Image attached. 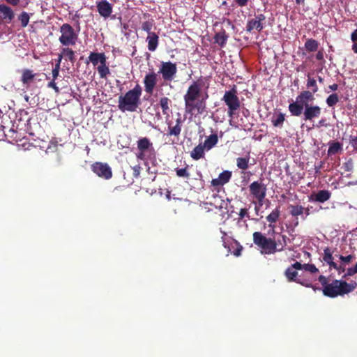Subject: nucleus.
<instances>
[{
	"instance_id": "1",
	"label": "nucleus",
	"mask_w": 357,
	"mask_h": 357,
	"mask_svg": "<svg viewBox=\"0 0 357 357\" xmlns=\"http://www.w3.org/2000/svg\"><path fill=\"white\" fill-rule=\"evenodd\" d=\"M314 100V96L310 90L301 91L296 98V101L289 105V111L292 116H299L303 114V119L312 121L321 114V108L317 105L309 104Z\"/></svg>"
},
{
	"instance_id": "2",
	"label": "nucleus",
	"mask_w": 357,
	"mask_h": 357,
	"mask_svg": "<svg viewBox=\"0 0 357 357\" xmlns=\"http://www.w3.org/2000/svg\"><path fill=\"white\" fill-rule=\"evenodd\" d=\"M204 82L202 79L194 81L188 86L185 94L183 96L185 109L186 113L193 114L195 111L202 114L206 107L204 100H199L202 96V87Z\"/></svg>"
},
{
	"instance_id": "3",
	"label": "nucleus",
	"mask_w": 357,
	"mask_h": 357,
	"mask_svg": "<svg viewBox=\"0 0 357 357\" xmlns=\"http://www.w3.org/2000/svg\"><path fill=\"white\" fill-rule=\"evenodd\" d=\"M142 89L139 84L119 98L118 107L121 112H135L140 104Z\"/></svg>"
},
{
	"instance_id": "4",
	"label": "nucleus",
	"mask_w": 357,
	"mask_h": 357,
	"mask_svg": "<svg viewBox=\"0 0 357 357\" xmlns=\"http://www.w3.org/2000/svg\"><path fill=\"white\" fill-rule=\"evenodd\" d=\"M253 243L261 250L262 254L271 255L275 252V244L273 239L267 238L259 231H255L252 234Z\"/></svg>"
},
{
	"instance_id": "5",
	"label": "nucleus",
	"mask_w": 357,
	"mask_h": 357,
	"mask_svg": "<svg viewBox=\"0 0 357 357\" xmlns=\"http://www.w3.org/2000/svg\"><path fill=\"white\" fill-rule=\"evenodd\" d=\"M253 243L261 250L262 254L271 255L275 252V244L273 239L267 238L259 231H255L252 234Z\"/></svg>"
},
{
	"instance_id": "6",
	"label": "nucleus",
	"mask_w": 357,
	"mask_h": 357,
	"mask_svg": "<svg viewBox=\"0 0 357 357\" xmlns=\"http://www.w3.org/2000/svg\"><path fill=\"white\" fill-rule=\"evenodd\" d=\"M222 100L224 101L228 107V116L232 118L235 114V112L239 109L241 107V102L237 96L236 86H234L231 90L225 91Z\"/></svg>"
},
{
	"instance_id": "7",
	"label": "nucleus",
	"mask_w": 357,
	"mask_h": 357,
	"mask_svg": "<svg viewBox=\"0 0 357 357\" xmlns=\"http://www.w3.org/2000/svg\"><path fill=\"white\" fill-rule=\"evenodd\" d=\"M59 31L61 36L59 38V41L63 46L68 47L76 44L78 35L70 24H63L60 26Z\"/></svg>"
},
{
	"instance_id": "8",
	"label": "nucleus",
	"mask_w": 357,
	"mask_h": 357,
	"mask_svg": "<svg viewBox=\"0 0 357 357\" xmlns=\"http://www.w3.org/2000/svg\"><path fill=\"white\" fill-rule=\"evenodd\" d=\"M158 73L165 82L172 81L177 73V66L175 63L171 61H162L159 66Z\"/></svg>"
},
{
	"instance_id": "9",
	"label": "nucleus",
	"mask_w": 357,
	"mask_h": 357,
	"mask_svg": "<svg viewBox=\"0 0 357 357\" xmlns=\"http://www.w3.org/2000/svg\"><path fill=\"white\" fill-rule=\"evenodd\" d=\"M266 190V185L259 181H254L249 185L250 192L257 199L259 206H261L264 204Z\"/></svg>"
},
{
	"instance_id": "10",
	"label": "nucleus",
	"mask_w": 357,
	"mask_h": 357,
	"mask_svg": "<svg viewBox=\"0 0 357 357\" xmlns=\"http://www.w3.org/2000/svg\"><path fill=\"white\" fill-rule=\"evenodd\" d=\"M323 294L329 298L344 295L342 280H335L322 289Z\"/></svg>"
},
{
	"instance_id": "11",
	"label": "nucleus",
	"mask_w": 357,
	"mask_h": 357,
	"mask_svg": "<svg viewBox=\"0 0 357 357\" xmlns=\"http://www.w3.org/2000/svg\"><path fill=\"white\" fill-rule=\"evenodd\" d=\"M138 153L136 154L137 159L145 160L147 159V153L154 151L153 144L147 137L140 138L137 142Z\"/></svg>"
},
{
	"instance_id": "12",
	"label": "nucleus",
	"mask_w": 357,
	"mask_h": 357,
	"mask_svg": "<svg viewBox=\"0 0 357 357\" xmlns=\"http://www.w3.org/2000/svg\"><path fill=\"white\" fill-rule=\"evenodd\" d=\"M91 169L99 177L106 180L112 177V169L107 163L96 162L91 165Z\"/></svg>"
},
{
	"instance_id": "13",
	"label": "nucleus",
	"mask_w": 357,
	"mask_h": 357,
	"mask_svg": "<svg viewBox=\"0 0 357 357\" xmlns=\"http://www.w3.org/2000/svg\"><path fill=\"white\" fill-rule=\"evenodd\" d=\"M266 20L264 14H258L255 18L250 19L246 24V31L251 32L254 29L259 32L264 29L263 22Z\"/></svg>"
},
{
	"instance_id": "14",
	"label": "nucleus",
	"mask_w": 357,
	"mask_h": 357,
	"mask_svg": "<svg viewBox=\"0 0 357 357\" xmlns=\"http://www.w3.org/2000/svg\"><path fill=\"white\" fill-rule=\"evenodd\" d=\"M143 82L146 93L152 94L158 82V75L154 71L147 73L144 77Z\"/></svg>"
},
{
	"instance_id": "15",
	"label": "nucleus",
	"mask_w": 357,
	"mask_h": 357,
	"mask_svg": "<svg viewBox=\"0 0 357 357\" xmlns=\"http://www.w3.org/2000/svg\"><path fill=\"white\" fill-rule=\"evenodd\" d=\"M97 10L99 15L105 19L108 18L113 11L112 5L107 0H101L96 3Z\"/></svg>"
},
{
	"instance_id": "16",
	"label": "nucleus",
	"mask_w": 357,
	"mask_h": 357,
	"mask_svg": "<svg viewBox=\"0 0 357 357\" xmlns=\"http://www.w3.org/2000/svg\"><path fill=\"white\" fill-rule=\"evenodd\" d=\"M331 192L327 190H320L317 192H313L308 197L310 202L324 203L330 199Z\"/></svg>"
},
{
	"instance_id": "17",
	"label": "nucleus",
	"mask_w": 357,
	"mask_h": 357,
	"mask_svg": "<svg viewBox=\"0 0 357 357\" xmlns=\"http://www.w3.org/2000/svg\"><path fill=\"white\" fill-rule=\"evenodd\" d=\"M15 17L13 10L8 6L0 4V20L5 23H10Z\"/></svg>"
},
{
	"instance_id": "18",
	"label": "nucleus",
	"mask_w": 357,
	"mask_h": 357,
	"mask_svg": "<svg viewBox=\"0 0 357 357\" xmlns=\"http://www.w3.org/2000/svg\"><path fill=\"white\" fill-rule=\"evenodd\" d=\"M231 175V172L225 170L219 174L217 178L212 179L211 185L214 187L222 186L229 181Z\"/></svg>"
},
{
	"instance_id": "19",
	"label": "nucleus",
	"mask_w": 357,
	"mask_h": 357,
	"mask_svg": "<svg viewBox=\"0 0 357 357\" xmlns=\"http://www.w3.org/2000/svg\"><path fill=\"white\" fill-rule=\"evenodd\" d=\"M289 213L291 214V215L296 218V221L294 222V227H297L299 224L298 220V217L299 215L303 216L305 208L301 205L291 204V205H289Z\"/></svg>"
},
{
	"instance_id": "20",
	"label": "nucleus",
	"mask_w": 357,
	"mask_h": 357,
	"mask_svg": "<svg viewBox=\"0 0 357 357\" xmlns=\"http://www.w3.org/2000/svg\"><path fill=\"white\" fill-rule=\"evenodd\" d=\"M146 41L148 43V50L151 52L155 51L159 43L158 36L155 32L149 33L147 36Z\"/></svg>"
},
{
	"instance_id": "21",
	"label": "nucleus",
	"mask_w": 357,
	"mask_h": 357,
	"mask_svg": "<svg viewBox=\"0 0 357 357\" xmlns=\"http://www.w3.org/2000/svg\"><path fill=\"white\" fill-rule=\"evenodd\" d=\"M281 211L280 206L276 207L273 211L266 217L267 221L269 222V227L272 228V232L275 233L274 224L278 221Z\"/></svg>"
},
{
	"instance_id": "22",
	"label": "nucleus",
	"mask_w": 357,
	"mask_h": 357,
	"mask_svg": "<svg viewBox=\"0 0 357 357\" xmlns=\"http://www.w3.org/2000/svg\"><path fill=\"white\" fill-rule=\"evenodd\" d=\"M273 243L275 244V252H280L284 250V248L287 245V241L289 239L286 235H282L278 234V238H274Z\"/></svg>"
},
{
	"instance_id": "23",
	"label": "nucleus",
	"mask_w": 357,
	"mask_h": 357,
	"mask_svg": "<svg viewBox=\"0 0 357 357\" xmlns=\"http://www.w3.org/2000/svg\"><path fill=\"white\" fill-rule=\"evenodd\" d=\"M107 57L105 53L91 52L89 56V60L96 66L102 62H106Z\"/></svg>"
},
{
	"instance_id": "24",
	"label": "nucleus",
	"mask_w": 357,
	"mask_h": 357,
	"mask_svg": "<svg viewBox=\"0 0 357 357\" xmlns=\"http://www.w3.org/2000/svg\"><path fill=\"white\" fill-rule=\"evenodd\" d=\"M176 123L174 126H171L169 123L168 125V132L167 135L174 136L178 137L181 132V124L182 120L181 118H178L176 121Z\"/></svg>"
},
{
	"instance_id": "25",
	"label": "nucleus",
	"mask_w": 357,
	"mask_h": 357,
	"mask_svg": "<svg viewBox=\"0 0 357 357\" xmlns=\"http://www.w3.org/2000/svg\"><path fill=\"white\" fill-rule=\"evenodd\" d=\"M333 259L331 250L328 247L326 248L324 250L323 261L329 266L330 268H336V263Z\"/></svg>"
},
{
	"instance_id": "26",
	"label": "nucleus",
	"mask_w": 357,
	"mask_h": 357,
	"mask_svg": "<svg viewBox=\"0 0 357 357\" xmlns=\"http://www.w3.org/2000/svg\"><path fill=\"white\" fill-rule=\"evenodd\" d=\"M36 74L31 70L24 69L22 73L21 82L24 85L29 86L34 79Z\"/></svg>"
},
{
	"instance_id": "27",
	"label": "nucleus",
	"mask_w": 357,
	"mask_h": 357,
	"mask_svg": "<svg viewBox=\"0 0 357 357\" xmlns=\"http://www.w3.org/2000/svg\"><path fill=\"white\" fill-rule=\"evenodd\" d=\"M218 142V137L216 133L211 134L208 137H206L204 142V146L205 147L206 151L211 150L213 148Z\"/></svg>"
},
{
	"instance_id": "28",
	"label": "nucleus",
	"mask_w": 357,
	"mask_h": 357,
	"mask_svg": "<svg viewBox=\"0 0 357 357\" xmlns=\"http://www.w3.org/2000/svg\"><path fill=\"white\" fill-rule=\"evenodd\" d=\"M204 150H206L204 145L199 144L195 146L190 152V156L192 159L198 160L204 156Z\"/></svg>"
},
{
	"instance_id": "29",
	"label": "nucleus",
	"mask_w": 357,
	"mask_h": 357,
	"mask_svg": "<svg viewBox=\"0 0 357 357\" xmlns=\"http://www.w3.org/2000/svg\"><path fill=\"white\" fill-rule=\"evenodd\" d=\"M213 39L215 43L218 44L220 47H224L228 39V35L225 30L222 29L215 34Z\"/></svg>"
},
{
	"instance_id": "30",
	"label": "nucleus",
	"mask_w": 357,
	"mask_h": 357,
	"mask_svg": "<svg viewBox=\"0 0 357 357\" xmlns=\"http://www.w3.org/2000/svg\"><path fill=\"white\" fill-rule=\"evenodd\" d=\"M243 249V246L236 240H233L230 245L228 246V252L233 254L236 257H239Z\"/></svg>"
},
{
	"instance_id": "31",
	"label": "nucleus",
	"mask_w": 357,
	"mask_h": 357,
	"mask_svg": "<svg viewBox=\"0 0 357 357\" xmlns=\"http://www.w3.org/2000/svg\"><path fill=\"white\" fill-rule=\"evenodd\" d=\"M285 121V114L282 112L275 113L271 118V123L274 127L282 128Z\"/></svg>"
},
{
	"instance_id": "32",
	"label": "nucleus",
	"mask_w": 357,
	"mask_h": 357,
	"mask_svg": "<svg viewBox=\"0 0 357 357\" xmlns=\"http://www.w3.org/2000/svg\"><path fill=\"white\" fill-rule=\"evenodd\" d=\"M307 84L306 87L308 89H311L310 93H312V95L314 96V93H316L319 91V88L317 84V81L314 77H312L308 73L307 75Z\"/></svg>"
},
{
	"instance_id": "33",
	"label": "nucleus",
	"mask_w": 357,
	"mask_h": 357,
	"mask_svg": "<svg viewBox=\"0 0 357 357\" xmlns=\"http://www.w3.org/2000/svg\"><path fill=\"white\" fill-rule=\"evenodd\" d=\"M172 101L167 97H162L159 100V105L162 109V114L164 115H168L169 110V105Z\"/></svg>"
},
{
	"instance_id": "34",
	"label": "nucleus",
	"mask_w": 357,
	"mask_h": 357,
	"mask_svg": "<svg viewBox=\"0 0 357 357\" xmlns=\"http://www.w3.org/2000/svg\"><path fill=\"white\" fill-rule=\"evenodd\" d=\"M284 275L289 282H297L299 280L297 279L298 272L293 268L288 267L284 271Z\"/></svg>"
},
{
	"instance_id": "35",
	"label": "nucleus",
	"mask_w": 357,
	"mask_h": 357,
	"mask_svg": "<svg viewBox=\"0 0 357 357\" xmlns=\"http://www.w3.org/2000/svg\"><path fill=\"white\" fill-rule=\"evenodd\" d=\"M98 74L100 78H106L107 76L110 74V70L109 67L107 66L106 62H102L97 68Z\"/></svg>"
},
{
	"instance_id": "36",
	"label": "nucleus",
	"mask_w": 357,
	"mask_h": 357,
	"mask_svg": "<svg viewBox=\"0 0 357 357\" xmlns=\"http://www.w3.org/2000/svg\"><path fill=\"white\" fill-rule=\"evenodd\" d=\"M319 47V43L312 38L307 39L305 43V49L309 52H315Z\"/></svg>"
},
{
	"instance_id": "37",
	"label": "nucleus",
	"mask_w": 357,
	"mask_h": 357,
	"mask_svg": "<svg viewBox=\"0 0 357 357\" xmlns=\"http://www.w3.org/2000/svg\"><path fill=\"white\" fill-rule=\"evenodd\" d=\"M63 55V56H66L67 59H68L71 62H74L75 60V52L72 50V49H70L68 47H65L63 48H62L61 50V52Z\"/></svg>"
},
{
	"instance_id": "38",
	"label": "nucleus",
	"mask_w": 357,
	"mask_h": 357,
	"mask_svg": "<svg viewBox=\"0 0 357 357\" xmlns=\"http://www.w3.org/2000/svg\"><path fill=\"white\" fill-rule=\"evenodd\" d=\"M249 157L242 158L239 157L236 158V165L238 168L245 170L249 167Z\"/></svg>"
},
{
	"instance_id": "39",
	"label": "nucleus",
	"mask_w": 357,
	"mask_h": 357,
	"mask_svg": "<svg viewBox=\"0 0 357 357\" xmlns=\"http://www.w3.org/2000/svg\"><path fill=\"white\" fill-rule=\"evenodd\" d=\"M29 20H30V15L25 11L22 12L18 15V20L20 22L21 26L22 28H25L26 26H27V25L29 22Z\"/></svg>"
},
{
	"instance_id": "40",
	"label": "nucleus",
	"mask_w": 357,
	"mask_h": 357,
	"mask_svg": "<svg viewBox=\"0 0 357 357\" xmlns=\"http://www.w3.org/2000/svg\"><path fill=\"white\" fill-rule=\"evenodd\" d=\"M342 284L344 287V294H348L352 292L356 287L357 283L355 281H353L350 283L347 282L344 280H342Z\"/></svg>"
},
{
	"instance_id": "41",
	"label": "nucleus",
	"mask_w": 357,
	"mask_h": 357,
	"mask_svg": "<svg viewBox=\"0 0 357 357\" xmlns=\"http://www.w3.org/2000/svg\"><path fill=\"white\" fill-rule=\"evenodd\" d=\"M339 102V96L337 93H332L328 96L326 102L328 107H333Z\"/></svg>"
},
{
	"instance_id": "42",
	"label": "nucleus",
	"mask_w": 357,
	"mask_h": 357,
	"mask_svg": "<svg viewBox=\"0 0 357 357\" xmlns=\"http://www.w3.org/2000/svg\"><path fill=\"white\" fill-rule=\"evenodd\" d=\"M341 149H342V144L340 142H333L329 146V148L328 150V155L335 154Z\"/></svg>"
},
{
	"instance_id": "43",
	"label": "nucleus",
	"mask_w": 357,
	"mask_h": 357,
	"mask_svg": "<svg viewBox=\"0 0 357 357\" xmlns=\"http://www.w3.org/2000/svg\"><path fill=\"white\" fill-rule=\"evenodd\" d=\"M153 26V20H151L144 22L142 24V29L143 31L147 32V33L149 35V33H153L151 31Z\"/></svg>"
},
{
	"instance_id": "44",
	"label": "nucleus",
	"mask_w": 357,
	"mask_h": 357,
	"mask_svg": "<svg viewBox=\"0 0 357 357\" xmlns=\"http://www.w3.org/2000/svg\"><path fill=\"white\" fill-rule=\"evenodd\" d=\"M187 169H188L187 167L181 168V169H178V168L176 169L175 171H176L177 176L189 178L190 174L188 173Z\"/></svg>"
},
{
	"instance_id": "45",
	"label": "nucleus",
	"mask_w": 357,
	"mask_h": 357,
	"mask_svg": "<svg viewBox=\"0 0 357 357\" xmlns=\"http://www.w3.org/2000/svg\"><path fill=\"white\" fill-rule=\"evenodd\" d=\"M303 269L305 271L310 272L312 273H315L319 272V269L313 264H303Z\"/></svg>"
},
{
	"instance_id": "46",
	"label": "nucleus",
	"mask_w": 357,
	"mask_h": 357,
	"mask_svg": "<svg viewBox=\"0 0 357 357\" xmlns=\"http://www.w3.org/2000/svg\"><path fill=\"white\" fill-rule=\"evenodd\" d=\"M340 259L342 262L343 264H347L351 262V261L353 259L354 256L351 255H347V256H339Z\"/></svg>"
},
{
	"instance_id": "47",
	"label": "nucleus",
	"mask_w": 357,
	"mask_h": 357,
	"mask_svg": "<svg viewBox=\"0 0 357 357\" xmlns=\"http://www.w3.org/2000/svg\"><path fill=\"white\" fill-rule=\"evenodd\" d=\"M349 143L351 145V146L354 148V149L357 151V135L354 136L351 135L349 137Z\"/></svg>"
},
{
	"instance_id": "48",
	"label": "nucleus",
	"mask_w": 357,
	"mask_h": 357,
	"mask_svg": "<svg viewBox=\"0 0 357 357\" xmlns=\"http://www.w3.org/2000/svg\"><path fill=\"white\" fill-rule=\"evenodd\" d=\"M141 167L137 165L132 167V176L135 178H138L140 175Z\"/></svg>"
},
{
	"instance_id": "49",
	"label": "nucleus",
	"mask_w": 357,
	"mask_h": 357,
	"mask_svg": "<svg viewBox=\"0 0 357 357\" xmlns=\"http://www.w3.org/2000/svg\"><path fill=\"white\" fill-rule=\"evenodd\" d=\"M220 201H221L220 204L218 206L219 210L221 211L222 213H227L228 212L227 211H225L222 209L223 208H225V210L227 209V207L228 205V199L227 201L221 199Z\"/></svg>"
},
{
	"instance_id": "50",
	"label": "nucleus",
	"mask_w": 357,
	"mask_h": 357,
	"mask_svg": "<svg viewBox=\"0 0 357 357\" xmlns=\"http://www.w3.org/2000/svg\"><path fill=\"white\" fill-rule=\"evenodd\" d=\"M239 220H243L245 217L250 218L248 210L247 208H241L239 212Z\"/></svg>"
},
{
	"instance_id": "51",
	"label": "nucleus",
	"mask_w": 357,
	"mask_h": 357,
	"mask_svg": "<svg viewBox=\"0 0 357 357\" xmlns=\"http://www.w3.org/2000/svg\"><path fill=\"white\" fill-rule=\"evenodd\" d=\"M319 282L321 283V284L323 286V288H325V287L326 285H328L330 283L328 282V279L326 276L324 275H319V278H318Z\"/></svg>"
},
{
	"instance_id": "52",
	"label": "nucleus",
	"mask_w": 357,
	"mask_h": 357,
	"mask_svg": "<svg viewBox=\"0 0 357 357\" xmlns=\"http://www.w3.org/2000/svg\"><path fill=\"white\" fill-rule=\"evenodd\" d=\"M47 86L49 88H52L53 89L56 93H59V87L56 86V84L55 82V80L52 79L51 82H50L48 84H47Z\"/></svg>"
},
{
	"instance_id": "53",
	"label": "nucleus",
	"mask_w": 357,
	"mask_h": 357,
	"mask_svg": "<svg viewBox=\"0 0 357 357\" xmlns=\"http://www.w3.org/2000/svg\"><path fill=\"white\" fill-rule=\"evenodd\" d=\"M333 268L337 271L338 274H341L346 271L345 265L343 264H342L340 265H337L336 264V268Z\"/></svg>"
},
{
	"instance_id": "54",
	"label": "nucleus",
	"mask_w": 357,
	"mask_h": 357,
	"mask_svg": "<svg viewBox=\"0 0 357 357\" xmlns=\"http://www.w3.org/2000/svg\"><path fill=\"white\" fill-rule=\"evenodd\" d=\"M344 169L346 172H351L353 169L352 162L348 161L344 164Z\"/></svg>"
},
{
	"instance_id": "55",
	"label": "nucleus",
	"mask_w": 357,
	"mask_h": 357,
	"mask_svg": "<svg viewBox=\"0 0 357 357\" xmlns=\"http://www.w3.org/2000/svg\"><path fill=\"white\" fill-rule=\"evenodd\" d=\"M290 268H293L294 270H301L303 268V264H301V263L296 261L294 264H291Z\"/></svg>"
},
{
	"instance_id": "56",
	"label": "nucleus",
	"mask_w": 357,
	"mask_h": 357,
	"mask_svg": "<svg viewBox=\"0 0 357 357\" xmlns=\"http://www.w3.org/2000/svg\"><path fill=\"white\" fill-rule=\"evenodd\" d=\"M328 124L326 123V120L325 119H321L319 121L318 123L316 125L317 128H321V127H327Z\"/></svg>"
},
{
	"instance_id": "57",
	"label": "nucleus",
	"mask_w": 357,
	"mask_h": 357,
	"mask_svg": "<svg viewBox=\"0 0 357 357\" xmlns=\"http://www.w3.org/2000/svg\"><path fill=\"white\" fill-rule=\"evenodd\" d=\"M235 3L240 7H244L247 6L249 0H234Z\"/></svg>"
},
{
	"instance_id": "58",
	"label": "nucleus",
	"mask_w": 357,
	"mask_h": 357,
	"mask_svg": "<svg viewBox=\"0 0 357 357\" xmlns=\"http://www.w3.org/2000/svg\"><path fill=\"white\" fill-rule=\"evenodd\" d=\"M355 275L354 272L353 271V268L352 267H350L349 268H347V273L343 275V278H347V277L349 276H352Z\"/></svg>"
},
{
	"instance_id": "59",
	"label": "nucleus",
	"mask_w": 357,
	"mask_h": 357,
	"mask_svg": "<svg viewBox=\"0 0 357 357\" xmlns=\"http://www.w3.org/2000/svg\"><path fill=\"white\" fill-rule=\"evenodd\" d=\"M312 208V206H307V208H305V210H304V212H303V214L305 215H303L302 216V219L304 220L306 219V218L310 214V208Z\"/></svg>"
},
{
	"instance_id": "60",
	"label": "nucleus",
	"mask_w": 357,
	"mask_h": 357,
	"mask_svg": "<svg viewBox=\"0 0 357 357\" xmlns=\"http://www.w3.org/2000/svg\"><path fill=\"white\" fill-rule=\"evenodd\" d=\"M316 59L318 61H324V52L323 51H319L316 54Z\"/></svg>"
},
{
	"instance_id": "61",
	"label": "nucleus",
	"mask_w": 357,
	"mask_h": 357,
	"mask_svg": "<svg viewBox=\"0 0 357 357\" xmlns=\"http://www.w3.org/2000/svg\"><path fill=\"white\" fill-rule=\"evenodd\" d=\"M6 1L7 3L11 5V6H17L20 2V0H5Z\"/></svg>"
},
{
	"instance_id": "62",
	"label": "nucleus",
	"mask_w": 357,
	"mask_h": 357,
	"mask_svg": "<svg viewBox=\"0 0 357 357\" xmlns=\"http://www.w3.org/2000/svg\"><path fill=\"white\" fill-rule=\"evenodd\" d=\"M351 40H352V42L356 43V41H357V29L352 32V33L351 35Z\"/></svg>"
},
{
	"instance_id": "63",
	"label": "nucleus",
	"mask_w": 357,
	"mask_h": 357,
	"mask_svg": "<svg viewBox=\"0 0 357 357\" xmlns=\"http://www.w3.org/2000/svg\"><path fill=\"white\" fill-rule=\"evenodd\" d=\"M297 283H299L301 284H302L303 286H305L306 287H311V288H314V285H312L311 283H308V282H306L305 281H301V280H298L297 282Z\"/></svg>"
},
{
	"instance_id": "64",
	"label": "nucleus",
	"mask_w": 357,
	"mask_h": 357,
	"mask_svg": "<svg viewBox=\"0 0 357 357\" xmlns=\"http://www.w3.org/2000/svg\"><path fill=\"white\" fill-rule=\"evenodd\" d=\"M52 79L55 80L59 75V71L52 69Z\"/></svg>"
}]
</instances>
